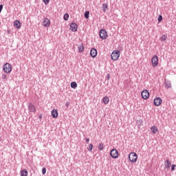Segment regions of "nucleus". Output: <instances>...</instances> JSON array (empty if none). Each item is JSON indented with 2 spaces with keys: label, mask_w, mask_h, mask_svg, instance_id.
I'll return each instance as SVG.
<instances>
[{
  "label": "nucleus",
  "mask_w": 176,
  "mask_h": 176,
  "mask_svg": "<svg viewBox=\"0 0 176 176\" xmlns=\"http://www.w3.org/2000/svg\"><path fill=\"white\" fill-rule=\"evenodd\" d=\"M164 166L166 170H168V168L171 167V161H170V160H166L164 162Z\"/></svg>",
  "instance_id": "4468645a"
},
{
  "label": "nucleus",
  "mask_w": 176,
  "mask_h": 176,
  "mask_svg": "<svg viewBox=\"0 0 176 176\" xmlns=\"http://www.w3.org/2000/svg\"><path fill=\"white\" fill-rule=\"evenodd\" d=\"M162 102H163V100L160 97H157L154 99V105H155V107H160Z\"/></svg>",
  "instance_id": "6e6552de"
},
{
  "label": "nucleus",
  "mask_w": 176,
  "mask_h": 176,
  "mask_svg": "<svg viewBox=\"0 0 176 176\" xmlns=\"http://www.w3.org/2000/svg\"><path fill=\"white\" fill-rule=\"evenodd\" d=\"M42 173H43V175H45V174H46V168H42Z\"/></svg>",
  "instance_id": "473e14b6"
},
{
  "label": "nucleus",
  "mask_w": 176,
  "mask_h": 176,
  "mask_svg": "<svg viewBox=\"0 0 176 176\" xmlns=\"http://www.w3.org/2000/svg\"><path fill=\"white\" fill-rule=\"evenodd\" d=\"M129 159L130 162H131L132 163H135V162H137V160L138 159V157L137 156V153H131L129 155Z\"/></svg>",
  "instance_id": "20e7f679"
},
{
  "label": "nucleus",
  "mask_w": 176,
  "mask_h": 176,
  "mask_svg": "<svg viewBox=\"0 0 176 176\" xmlns=\"http://www.w3.org/2000/svg\"><path fill=\"white\" fill-rule=\"evenodd\" d=\"M90 56L93 58H94L95 57H97V50L95 48H92L90 51Z\"/></svg>",
  "instance_id": "ddd939ff"
},
{
  "label": "nucleus",
  "mask_w": 176,
  "mask_h": 176,
  "mask_svg": "<svg viewBox=\"0 0 176 176\" xmlns=\"http://www.w3.org/2000/svg\"><path fill=\"white\" fill-rule=\"evenodd\" d=\"M85 141H86L87 144H89V142H90V139L85 138Z\"/></svg>",
  "instance_id": "f704fd0d"
},
{
  "label": "nucleus",
  "mask_w": 176,
  "mask_h": 176,
  "mask_svg": "<svg viewBox=\"0 0 176 176\" xmlns=\"http://www.w3.org/2000/svg\"><path fill=\"white\" fill-rule=\"evenodd\" d=\"M163 20V16L162 15H159L158 16V23H160Z\"/></svg>",
  "instance_id": "c756f323"
},
{
  "label": "nucleus",
  "mask_w": 176,
  "mask_h": 176,
  "mask_svg": "<svg viewBox=\"0 0 176 176\" xmlns=\"http://www.w3.org/2000/svg\"><path fill=\"white\" fill-rule=\"evenodd\" d=\"M151 63L153 67H157L159 65V58L156 55H154L151 58Z\"/></svg>",
  "instance_id": "423d86ee"
},
{
  "label": "nucleus",
  "mask_w": 176,
  "mask_h": 176,
  "mask_svg": "<svg viewBox=\"0 0 176 176\" xmlns=\"http://www.w3.org/2000/svg\"><path fill=\"white\" fill-rule=\"evenodd\" d=\"M107 10H108V4L106 3H104L102 4V10L105 13V12H107Z\"/></svg>",
  "instance_id": "aec40b11"
},
{
  "label": "nucleus",
  "mask_w": 176,
  "mask_h": 176,
  "mask_svg": "<svg viewBox=\"0 0 176 176\" xmlns=\"http://www.w3.org/2000/svg\"><path fill=\"white\" fill-rule=\"evenodd\" d=\"M2 9H3V6L2 4L0 5V13L2 12Z\"/></svg>",
  "instance_id": "72a5a7b5"
},
{
  "label": "nucleus",
  "mask_w": 176,
  "mask_h": 176,
  "mask_svg": "<svg viewBox=\"0 0 176 176\" xmlns=\"http://www.w3.org/2000/svg\"><path fill=\"white\" fill-rule=\"evenodd\" d=\"M43 27H50V19L45 18L43 21Z\"/></svg>",
  "instance_id": "9b49d317"
},
{
  "label": "nucleus",
  "mask_w": 176,
  "mask_h": 176,
  "mask_svg": "<svg viewBox=\"0 0 176 176\" xmlns=\"http://www.w3.org/2000/svg\"><path fill=\"white\" fill-rule=\"evenodd\" d=\"M119 57H120V51L118 50H114L113 51L111 54V60L113 61H116L119 59Z\"/></svg>",
  "instance_id": "f257e3e1"
},
{
  "label": "nucleus",
  "mask_w": 176,
  "mask_h": 176,
  "mask_svg": "<svg viewBox=\"0 0 176 176\" xmlns=\"http://www.w3.org/2000/svg\"><path fill=\"white\" fill-rule=\"evenodd\" d=\"M78 52H80V53H82V52L85 50V46H83V44H82L81 45L78 47Z\"/></svg>",
  "instance_id": "5701e85b"
},
{
  "label": "nucleus",
  "mask_w": 176,
  "mask_h": 176,
  "mask_svg": "<svg viewBox=\"0 0 176 176\" xmlns=\"http://www.w3.org/2000/svg\"><path fill=\"white\" fill-rule=\"evenodd\" d=\"M0 142H1V138H0Z\"/></svg>",
  "instance_id": "4c0bfd02"
},
{
  "label": "nucleus",
  "mask_w": 176,
  "mask_h": 176,
  "mask_svg": "<svg viewBox=\"0 0 176 176\" xmlns=\"http://www.w3.org/2000/svg\"><path fill=\"white\" fill-rule=\"evenodd\" d=\"M102 101H103L104 104H108V102H109V97H108V96L104 97L102 99Z\"/></svg>",
  "instance_id": "412c9836"
},
{
  "label": "nucleus",
  "mask_w": 176,
  "mask_h": 176,
  "mask_svg": "<svg viewBox=\"0 0 176 176\" xmlns=\"http://www.w3.org/2000/svg\"><path fill=\"white\" fill-rule=\"evenodd\" d=\"M68 106H69L68 103H66V107H68Z\"/></svg>",
  "instance_id": "e433bc0d"
},
{
  "label": "nucleus",
  "mask_w": 176,
  "mask_h": 176,
  "mask_svg": "<svg viewBox=\"0 0 176 176\" xmlns=\"http://www.w3.org/2000/svg\"><path fill=\"white\" fill-rule=\"evenodd\" d=\"M1 78L3 80H8V76L6 74H2Z\"/></svg>",
  "instance_id": "c85d7f7f"
},
{
  "label": "nucleus",
  "mask_w": 176,
  "mask_h": 176,
  "mask_svg": "<svg viewBox=\"0 0 176 176\" xmlns=\"http://www.w3.org/2000/svg\"><path fill=\"white\" fill-rule=\"evenodd\" d=\"M84 16L85 19H89V17H90V12L86 11L84 14Z\"/></svg>",
  "instance_id": "393cba45"
},
{
  "label": "nucleus",
  "mask_w": 176,
  "mask_h": 176,
  "mask_svg": "<svg viewBox=\"0 0 176 176\" xmlns=\"http://www.w3.org/2000/svg\"><path fill=\"white\" fill-rule=\"evenodd\" d=\"M160 41H162V42H164V41H167V35L163 34L160 37Z\"/></svg>",
  "instance_id": "b1692460"
},
{
  "label": "nucleus",
  "mask_w": 176,
  "mask_h": 176,
  "mask_svg": "<svg viewBox=\"0 0 176 176\" xmlns=\"http://www.w3.org/2000/svg\"><path fill=\"white\" fill-rule=\"evenodd\" d=\"M70 86L72 89H76V87H78V84L76 82H72Z\"/></svg>",
  "instance_id": "4be33fe9"
},
{
  "label": "nucleus",
  "mask_w": 176,
  "mask_h": 176,
  "mask_svg": "<svg viewBox=\"0 0 176 176\" xmlns=\"http://www.w3.org/2000/svg\"><path fill=\"white\" fill-rule=\"evenodd\" d=\"M99 36L100 39H107V38H108V33L107 32V30H105L104 29H101L99 31Z\"/></svg>",
  "instance_id": "7ed1b4c3"
},
{
  "label": "nucleus",
  "mask_w": 176,
  "mask_h": 176,
  "mask_svg": "<svg viewBox=\"0 0 176 176\" xmlns=\"http://www.w3.org/2000/svg\"><path fill=\"white\" fill-rule=\"evenodd\" d=\"M107 79H109V74H107Z\"/></svg>",
  "instance_id": "c9c22d12"
},
{
  "label": "nucleus",
  "mask_w": 176,
  "mask_h": 176,
  "mask_svg": "<svg viewBox=\"0 0 176 176\" xmlns=\"http://www.w3.org/2000/svg\"><path fill=\"white\" fill-rule=\"evenodd\" d=\"M136 124L138 126L139 129L143 126L144 124V121H142V120H138L136 121Z\"/></svg>",
  "instance_id": "dca6fc26"
},
{
  "label": "nucleus",
  "mask_w": 176,
  "mask_h": 176,
  "mask_svg": "<svg viewBox=\"0 0 176 176\" xmlns=\"http://www.w3.org/2000/svg\"><path fill=\"white\" fill-rule=\"evenodd\" d=\"M87 149L89 152H91L93 151V144H89V146L87 147Z\"/></svg>",
  "instance_id": "cd10ccee"
},
{
  "label": "nucleus",
  "mask_w": 176,
  "mask_h": 176,
  "mask_svg": "<svg viewBox=\"0 0 176 176\" xmlns=\"http://www.w3.org/2000/svg\"><path fill=\"white\" fill-rule=\"evenodd\" d=\"M3 70L6 74H10L12 72V65H10L9 63H6L3 66Z\"/></svg>",
  "instance_id": "f03ea898"
},
{
  "label": "nucleus",
  "mask_w": 176,
  "mask_h": 176,
  "mask_svg": "<svg viewBox=\"0 0 176 176\" xmlns=\"http://www.w3.org/2000/svg\"><path fill=\"white\" fill-rule=\"evenodd\" d=\"M14 27L17 30H20V28H21V23L20 22V21L16 20L14 22Z\"/></svg>",
  "instance_id": "f8f14e48"
},
{
  "label": "nucleus",
  "mask_w": 176,
  "mask_h": 176,
  "mask_svg": "<svg viewBox=\"0 0 176 176\" xmlns=\"http://www.w3.org/2000/svg\"><path fill=\"white\" fill-rule=\"evenodd\" d=\"M70 28L72 32H76L78 31V25L75 22H72L70 24Z\"/></svg>",
  "instance_id": "1a4fd4ad"
},
{
  "label": "nucleus",
  "mask_w": 176,
  "mask_h": 176,
  "mask_svg": "<svg viewBox=\"0 0 176 176\" xmlns=\"http://www.w3.org/2000/svg\"><path fill=\"white\" fill-rule=\"evenodd\" d=\"M110 156L113 159H118V157H119V152L118 150L113 148L110 151Z\"/></svg>",
  "instance_id": "39448f33"
},
{
  "label": "nucleus",
  "mask_w": 176,
  "mask_h": 176,
  "mask_svg": "<svg viewBox=\"0 0 176 176\" xmlns=\"http://www.w3.org/2000/svg\"><path fill=\"white\" fill-rule=\"evenodd\" d=\"M164 87L166 89H170L171 87V82L170 81H165Z\"/></svg>",
  "instance_id": "f3484780"
},
{
  "label": "nucleus",
  "mask_w": 176,
  "mask_h": 176,
  "mask_svg": "<svg viewBox=\"0 0 176 176\" xmlns=\"http://www.w3.org/2000/svg\"><path fill=\"white\" fill-rule=\"evenodd\" d=\"M63 19H64L65 21H68V19H69V14H68L67 13L65 14Z\"/></svg>",
  "instance_id": "a878e982"
},
{
  "label": "nucleus",
  "mask_w": 176,
  "mask_h": 176,
  "mask_svg": "<svg viewBox=\"0 0 176 176\" xmlns=\"http://www.w3.org/2000/svg\"><path fill=\"white\" fill-rule=\"evenodd\" d=\"M45 5H49V2H50V0H43Z\"/></svg>",
  "instance_id": "7c9ffc66"
},
{
  "label": "nucleus",
  "mask_w": 176,
  "mask_h": 176,
  "mask_svg": "<svg viewBox=\"0 0 176 176\" xmlns=\"http://www.w3.org/2000/svg\"><path fill=\"white\" fill-rule=\"evenodd\" d=\"M141 96L143 100H148V98H149V91H148L146 89H144L142 91Z\"/></svg>",
  "instance_id": "0eeeda50"
},
{
  "label": "nucleus",
  "mask_w": 176,
  "mask_h": 176,
  "mask_svg": "<svg viewBox=\"0 0 176 176\" xmlns=\"http://www.w3.org/2000/svg\"><path fill=\"white\" fill-rule=\"evenodd\" d=\"M28 107L29 112H36V108L32 103L30 102Z\"/></svg>",
  "instance_id": "9d476101"
},
{
  "label": "nucleus",
  "mask_w": 176,
  "mask_h": 176,
  "mask_svg": "<svg viewBox=\"0 0 176 176\" xmlns=\"http://www.w3.org/2000/svg\"><path fill=\"white\" fill-rule=\"evenodd\" d=\"M51 115L52 118H58V111H57V109H54L52 110Z\"/></svg>",
  "instance_id": "2eb2a0df"
},
{
  "label": "nucleus",
  "mask_w": 176,
  "mask_h": 176,
  "mask_svg": "<svg viewBox=\"0 0 176 176\" xmlns=\"http://www.w3.org/2000/svg\"><path fill=\"white\" fill-rule=\"evenodd\" d=\"M98 149H99V151H102L104 149V144L103 143L99 144Z\"/></svg>",
  "instance_id": "bb28decb"
},
{
  "label": "nucleus",
  "mask_w": 176,
  "mask_h": 176,
  "mask_svg": "<svg viewBox=\"0 0 176 176\" xmlns=\"http://www.w3.org/2000/svg\"><path fill=\"white\" fill-rule=\"evenodd\" d=\"M21 176H28V170L23 169L21 171Z\"/></svg>",
  "instance_id": "6ab92c4d"
},
{
  "label": "nucleus",
  "mask_w": 176,
  "mask_h": 176,
  "mask_svg": "<svg viewBox=\"0 0 176 176\" xmlns=\"http://www.w3.org/2000/svg\"><path fill=\"white\" fill-rule=\"evenodd\" d=\"M151 131L153 134H156V133H157V127H156V126H153L151 127Z\"/></svg>",
  "instance_id": "a211bd4d"
},
{
  "label": "nucleus",
  "mask_w": 176,
  "mask_h": 176,
  "mask_svg": "<svg viewBox=\"0 0 176 176\" xmlns=\"http://www.w3.org/2000/svg\"><path fill=\"white\" fill-rule=\"evenodd\" d=\"M175 167H176L175 164L171 165V171H174L175 170Z\"/></svg>",
  "instance_id": "2f4dec72"
}]
</instances>
